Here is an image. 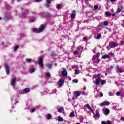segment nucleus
<instances>
[{
    "label": "nucleus",
    "mask_w": 124,
    "mask_h": 124,
    "mask_svg": "<svg viewBox=\"0 0 124 124\" xmlns=\"http://www.w3.org/2000/svg\"><path fill=\"white\" fill-rule=\"evenodd\" d=\"M44 29H45V26H44L43 25H42L38 29L34 28L33 29V31H34L35 33H40V32H42V31H44Z\"/></svg>",
    "instance_id": "nucleus-1"
},
{
    "label": "nucleus",
    "mask_w": 124,
    "mask_h": 124,
    "mask_svg": "<svg viewBox=\"0 0 124 124\" xmlns=\"http://www.w3.org/2000/svg\"><path fill=\"white\" fill-rule=\"evenodd\" d=\"M63 84H64V79H63V78H60L57 83L58 88L61 89V88H62V86H63Z\"/></svg>",
    "instance_id": "nucleus-2"
},
{
    "label": "nucleus",
    "mask_w": 124,
    "mask_h": 124,
    "mask_svg": "<svg viewBox=\"0 0 124 124\" xmlns=\"http://www.w3.org/2000/svg\"><path fill=\"white\" fill-rule=\"evenodd\" d=\"M98 58H99V53H97L93 57V62H97V63H98V62H100L99 59H98Z\"/></svg>",
    "instance_id": "nucleus-3"
},
{
    "label": "nucleus",
    "mask_w": 124,
    "mask_h": 124,
    "mask_svg": "<svg viewBox=\"0 0 124 124\" xmlns=\"http://www.w3.org/2000/svg\"><path fill=\"white\" fill-rule=\"evenodd\" d=\"M109 46L110 48H115V47H118L119 46V44L118 43L110 42L109 43Z\"/></svg>",
    "instance_id": "nucleus-4"
},
{
    "label": "nucleus",
    "mask_w": 124,
    "mask_h": 124,
    "mask_svg": "<svg viewBox=\"0 0 124 124\" xmlns=\"http://www.w3.org/2000/svg\"><path fill=\"white\" fill-rule=\"evenodd\" d=\"M83 51L82 46H79L77 48V50L74 52V55H76V54H78V53H81Z\"/></svg>",
    "instance_id": "nucleus-5"
},
{
    "label": "nucleus",
    "mask_w": 124,
    "mask_h": 124,
    "mask_svg": "<svg viewBox=\"0 0 124 124\" xmlns=\"http://www.w3.org/2000/svg\"><path fill=\"white\" fill-rule=\"evenodd\" d=\"M37 63L41 68H43V60L42 58H38Z\"/></svg>",
    "instance_id": "nucleus-6"
},
{
    "label": "nucleus",
    "mask_w": 124,
    "mask_h": 124,
    "mask_svg": "<svg viewBox=\"0 0 124 124\" xmlns=\"http://www.w3.org/2000/svg\"><path fill=\"white\" fill-rule=\"evenodd\" d=\"M16 77H13L11 79V85L13 87H14V86L16 85Z\"/></svg>",
    "instance_id": "nucleus-7"
},
{
    "label": "nucleus",
    "mask_w": 124,
    "mask_h": 124,
    "mask_svg": "<svg viewBox=\"0 0 124 124\" xmlns=\"http://www.w3.org/2000/svg\"><path fill=\"white\" fill-rule=\"evenodd\" d=\"M108 105H110V102L105 101L99 104V106L102 107V106H108Z\"/></svg>",
    "instance_id": "nucleus-8"
},
{
    "label": "nucleus",
    "mask_w": 124,
    "mask_h": 124,
    "mask_svg": "<svg viewBox=\"0 0 124 124\" xmlns=\"http://www.w3.org/2000/svg\"><path fill=\"white\" fill-rule=\"evenodd\" d=\"M4 67H5V69L6 70V73L7 75H9V72H10L9 66L7 65H5Z\"/></svg>",
    "instance_id": "nucleus-9"
},
{
    "label": "nucleus",
    "mask_w": 124,
    "mask_h": 124,
    "mask_svg": "<svg viewBox=\"0 0 124 124\" xmlns=\"http://www.w3.org/2000/svg\"><path fill=\"white\" fill-rule=\"evenodd\" d=\"M62 69H63V70L62 71V76L65 77V76H67V71H66V70L64 68H62Z\"/></svg>",
    "instance_id": "nucleus-10"
},
{
    "label": "nucleus",
    "mask_w": 124,
    "mask_h": 124,
    "mask_svg": "<svg viewBox=\"0 0 124 124\" xmlns=\"http://www.w3.org/2000/svg\"><path fill=\"white\" fill-rule=\"evenodd\" d=\"M116 72L119 73H123L124 72V70L121 69V68L119 66H116Z\"/></svg>",
    "instance_id": "nucleus-11"
},
{
    "label": "nucleus",
    "mask_w": 124,
    "mask_h": 124,
    "mask_svg": "<svg viewBox=\"0 0 124 124\" xmlns=\"http://www.w3.org/2000/svg\"><path fill=\"white\" fill-rule=\"evenodd\" d=\"M76 16V11L74 10L71 14V19H75V16Z\"/></svg>",
    "instance_id": "nucleus-12"
},
{
    "label": "nucleus",
    "mask_w": 124,
    "mask_h": 124,
    "mask_svg": "<svg viewBox=\"0 0 124 124\" xmlns=\"http://www.w3.org/2000/svg\"><path fill=\"white\" fill-rule=\"evenodd\" d=\"M74 95L76 97H78V96H80V95H81V92L79 91H75L74 92Z\"/></svg>",
    "instance_id": "nucleus-13"
},
{
    "label": "nucleus",
    "mask_w": 124,
    "mask_h": 124,
    "mask_svg": "<svg viewBox=\"0 0 124 124\" xmlns=\"http://www.w3.org/2000/svg\"><path fill=\"white\" fill-rule=\"evenodd\" d=\"M103 112L106 115H108L109 113H110V110L108 108H103Z\"/></svg>",
    "instance_id": "nucleus-14"
},
{
    "label": "nucleus",
    "mask_w": 124,
    "mask_h": 124,
    "mask_svg": "<svg viewBox=\"0 0 124 124\" xmlns=\"http://www.w3.org/2000/svg\"><path fill=\"white\" fill-rule=\"evenodd\" d=\"M122 9H124L123 6H120L118 7L117 10L116 11V13L119 14V13H121V11H122Z\"/></svg>",
    "instance_id": "nucleus-15"
},
{
    "label": "nucleus",
    "mask_w": 124,
    "mask_h": 124,
    "mask_svg": "<svg viewBox=\"0 0 124 124\" xmlns=\"http://www.w3.org/2000/svg\"><path fill=\"white\" fill-rule=\"evenodd\" d=\"M100 83H101V78H97L95 80V84L98 86Z\"/></svg>",
    "instance_id": "nucleus-16"
},
{
    "label": "nucleus",
    "mask_w": 124,
    "mask_h": 124,
    "mask_svg": "<svg viewBox=\"0 0 124 124\" xmlns=\"http://www.w3.org/2000/svg\"><path fill=\"white\" fill-rule=\"evenodd\" d=\"M94 116V117H96V118H99L100 117V114H99V111L98 110H96V113Z\"/></svg>",
    "instance_id": "nucleus-17"
},
{
    "label": "nucleus",
    "mask_w": 124,
    "mask_h": 124,
    "mask_svg": "<svg viewBox=\"0 0 124 124\" xmlns=\"http://www.w3.org/2000/svg\"><path fill=\"white\" fill-rule=\"evenodd\" d=\"M53 0H47V7H50L51 6V2Z\"/></svg>",
    "instance_id": "nucleus-18"
},
{
    "label": "nucleus",
    "mask_w": 124,
    "mask_h": 124,
    "mask_svg": "<svg viewBox=\"0 0 124 124\" xmlns=\"http://www.w3.org/2000/svg\"><path fill=\"white\" fill-rule=\"evenodd\" d=\"M23 91L24 92V94L29 93V92H30V90L29 88H25L24 89H23Z\"/></svg>",
    "instance_id": "nucleus-19"
},
{
    "label": "nucleus",
    "mask_w": 124,
    "mask_h": 124,
    "mask_svg": "<svg viewBox=\"0 0 124 124\" xmlns=\"http://www.w3.org/2000/svg\"><path fill=\"white\" fill-rule=\"evenodd\" d=\"M28 13H29V11L28 10H24L21 14L22 17H23V16H25L26 14H28Z\"/></svg>",
    "instance_id": "nucleus-20"
},
{
    "label": "nucleus",
    "mask_w": 124,
    "mask_h": 124,
    "mask_svg": "<svg viewBox=\"0 0 124 124\" xmlns=\"http://www.w3.org/2000/svg\"><path fill=\"white\" fill-rule=\"evenodd\" d=\"M35 69L33 68V67H31L29 70L30 73H33L34 72V70Z\"/></svg>",
    "instance_id": "nucleus-21"
},
{
    "label": "nucleus",
    "mask_w": 124,
    "mask_h": 124,
    "mask_svg": "<svg viewBox=\"0 0 124 124\" xmlns=\"http://www.w3.org/2000/svg\"><path fill=\"white\" fill-rule=\"evenodd\" d=\"M69 116L70 118H73V117H75V112L74 111H72L70 113Z\"/></svg>",
    "instance_id": "nucleus-22"
},
{
    "label": "nucleus",
    "mask_w": 124,
    "mask_h": 124,
    "mask_svg": "<svg viewBox=\"0 0 124 124\" xmlns=\"http://www.w3.org/2000/svg\"><path fill=\"white\" fill-rule=\"evenodd\" d=\"M62 110H63V107H60L58 108V112H59L60 113H62Z\"/></svg>",
    "instance_id": "nucleus-23"
},
{
    "label": "nucleus",
    "mask_w": 124,
    "mask_h": 124,
    "mask_svg": "<svg viewBox=\"0 0 124 124\" xmlns=\"http://www.w3.org/2000/svg\"><path fill=\"white\" fill-rule=\"evenodd\" d=\"M109 58H110V56L107 54H105L102 57V59H109Z\"/></svg>",
    "instance_id": "nucleus-24"
},
{
    "label": "nucleus",
    "mask_w": 124,
    "mask_h": 124,
    "mask_svg": "<svg viewBox=\"0 0 124 124\" xmlns=\"http://www.w3.org/2000/svg\"><path fill=\"white\" fill-rule=\"evenodd\" d=\"M26 62H28L29 63H31V62L32 60L31 59H26L25 60Z\"/></svg>",
    "instance_id": "nucleus-25"
},
{
    "label": "nucleus",
    "mask_w": 124,
    "mask_h": 124,
    "mask_svg": "<svg viewBox=\"0 0 124 124\" xmlns=\"http://www.w3.org/2000/svg\"><path fill=\"white\" fill-rule=\"evenodd\" d=\"M47 68H48V69H51V68H52V64L47 63Z\"/></svg>",
    "instance_id": "nucleus-26"
},
{
    "label": "nucleus",
    "mask_w": 124,
    "mask_h": 124,
    "mask_svg": "<svg viewBox=\"0 0 124 124\" xmlns=\"http://www.w3.org/2000/svg\"><path fill=\"white\" fill-rule=\"evenodd\" d=\"M106 14L107 15V17H109V16H111L112 14L109 12H106Z\"/></svg>",
    "instance_id": "nucleus-27"
},
{
    "label": "nucleus",
    "mask_w": 124,
    "mask_h": 124,
    "mask_svg": "<svg viewBox=\"0 0 124 124\" xmlns=\"http://www.w3.org/2000/svg\"><path fill=\"white\" fill-rule=\"evenodd\" d=\"M79 121L80 123H83V121H84V117L82 116H79Z\"/></svg>",
    "instance_id": "nucleus-28"
},
{
    "label": "nucleus",
    "mask_w": 124,
    "mask_h": 124,
    "mask_svg": "<svg viewBox=\"0 0 124 124\" xmlns=\"http://www.w3.org/2000/svg\"><path fill=\"white\" fill-rule=\"evenodd\" d=\"M52 118V116L50 114H48L47 115V120H51Z\"/></svg>",
    "instance_id": "nucleus-29"
},
{
    "label": "nucleus",
    "mask_w": 124,
    "mask_h": 124,
    "mask_svg": "<svg viewBox=\"0 0 124 124\" xmlns=\"http://www.w3.org/2000/svg\"><path fill=\"white\" fill-rule=\"evenodd\" d=\"M58 120L59 121V122H62V121H63V119L61 116H59L58 117Z\"/></svg>",
    "instance_id": "nucleus-30"
},
{
    "label": "nucleus",
    "mask_w": 124,
    "mask_h": 124,
    "mask_svg": "<svg viewBox=\"0 0 124 124\" xmlns=\"http://www.w3.org/2000/svg\"><path fill=\"white\" fill-rule=\"evenodd\" d=\"M100 37H101V34H98L97 35V37H95V38L96 39H99L100 38Z\"/></svg>",
    "instance_id": "nucleus-31"
},
{
    "label": "nucleus",
    "mask_w": 124,
    "mask_h": 124,
    "mask_svg": "<svg viewBox=\"0 0 124 124\" xmlns=\"http://www.w3.org/2000/svg\"><path fill=\"white\" fill-rule=\"evenodd\" d=\"M19 48L18 46H16L14 48V52H16L17 51V49Z\"/></svg>",
    "instance_id": "nucleus-32"
},
{
    "label": "nucleus",
    "mask_w": 124,
    "mask_h": 124,
    "mask_svg": "<svg viewBox=\"0 0 124 124\" xmlns=\"http://www.w3.org/2000/svg\"><path fill=\"white\" fill-rule=\"evenodd\" d=\"M62 3L57 4V9H60V8H61V6H62Z\"/></svg>",
    "instance_id": "nucleus-33"
},
{
    "label": "nucleus",
    "mask_w": 124,
    "mask_h": 124,
    "mask_svg": "<svg viewBox=\"0 0 124 124\" xmlns=\"http://www.w3.org/2000/svg\"><path fill=\"white\" fill-rule=\"evenodd\" d=\"M100 76V75H94L93 76V78H94L95 79H96V78H98V77H99Z\"/></svg>",
    "instance_id": "nucleus-34"
},
{
    "label": "nucleus",
    "mask_w": 124,
    "mask_h": 124,
    "mask_svg": "<svg viewBox=\"0 0 124 124\" xmlns=\"http://www.w3.org/2000/svg\"><path fill=\"white\" fill-rule=\"evenodd\" d=\"M19 93V94H25L24 90H20Z\"/></svg>",
    "instance_id": "nucleus-35"
},
{
    "label": "nucleus",
    "mask_w": 124,
    "mask_h": 124,
    "mask_svg": "<svg viewBox=\"0 0 124 124\" xmlns=\"http://www.w3.org/2000/svg\"><path fill=\"white\" fill-rule=\"evenodd\" d=\"M50 56L51 57H55V56H56V53H55L54 52H52L50 53Z\"/></svg>",
    "instance_id": "nucleus-36"
},
{
    "label": "nucleus",
    "mask_w": 124,
    "mask_h": 124,
    "mask_svg": "<svg viewBox=\"0 0 124 124\" xmlns=\"http://www.w3.org/2000/svg\"><path fill=\"white\" fill-rule=\"evenodd\" d=\"M86 107H87V108H88L89 110H92V108H91V106H90V105H89V104H87L86 105Z\"/></svg>",
    "instance_id": "nucleus-37"
},
{
    "label": "nucleus",
    "mask_w": 124,
    "mask_h": 124,
    "mask_svg": "<svg viewBox=\"0 0 124 124\" xmlns=\"http://www.w3.org/2000/svg\"><path fill=\"white\" fill-rule=\"evenodd\" d=\"M104 26H108V21H104Z\"/></svg>",
    "instance_id": "nucleus-38"
},
{
    "label": "nucleus",
    "mask_w": 124,
    "mask_h": 124,
    "mask_svg": "<svg viewBox=\"0 0 124 124\" xmlns=\"http://www.w3.org/2000/svg\"><path fill=\"white\" fill-rule=\"evenodd\" d=\"M75 73L76 74H79L80 73V70H75Z\"/></svg>",
    "instance_id": "nucleus-39"
},
{
    "label": "nucleus",
    "mask_w": 124,
    "mask_h": 124,
    "mask_svg": "<svg viewBox=\"0 0 124 124\" xmlns=\"http://www.w3.org/2000/svg\"><path fill=\"white\" fill-rule=\"evenodd\" d=\"M34 21H35V19L34 18L30 19V23H32L34 22Z\"/></svg>",
    "instance_id": "nucleus-40"
},
{
    "label": "nucleus",
    "mask_w": 124,
    "mask_h": 124,
    "mask_svg": "<svg viewBox=\"0 0 124 124\" xmlns=\"http://www.w3.org/2000/svg\"><path fill=\"white\" fill-rule=\"evenodd\" d=\"M47 78H50V77H51V74H50V73H47Z\"/></svg>",
    "instance_id": "nucleus-41"
},
{
    "label": "nucleus",
    "mask_w": 124,
    "mask_h": 124,
    "mask_svg": "<svg viewBox=\"0 0 124 124\" xmlns=\"http://www.w3.org/2000/svg\"><path fill=\"white\" fill-rule=\"evenodd\" d=\"M104 84H105V82L104 81V80H101V85H104Z\"/></svg>",
    "instance_id": "nucleus-42"
},
{
    "label": "nucleus",
    "mask_w": 124,
    "mask_h": 124,
    "mask_svg": "<svg viewBox=\"0 0 124 124\" xmlns=\"http://www.w3.org/2000/svg\"><path fill=\"white\" fill-rule=\"evenodd\" d=\"M35 111V108H33V109L30 110L31 113H33V112H34Z\"/></svg>",
    "instance_id": "nucleus-43"
},
{
    "label": "nucleus",
    "mask_w": 124,
    "mask_h": 124,
    "mask_svg": "<svg viewBox=\"0 0 124 124\" xmlns=\"http://www.w3.org/2000/svg\"><path fill=\"white\" fill-rule=\"evenodd\" d=\"M116 95H117V96H120L121 95V93H120L119 92H117Z\"/></svg>",
    "instance_id": "nucleus-44"
},
{
    "label": "nucleus",
    "mask_w": 124,
    "mask_h": 124,
    "mask_svg": "<svg viewBox=\"0 0 124 124\" xmlns=\"http://www.w3.org/2000/svg\"><path fill=\"white\" fill-rule=\"evenodd\" d=\"M113 68H114V66H111L110 67L108 68V69H109L110 70H112Z\"/></svg>",
    "instance_id": "nucleus-45"
},
{
    "label": "nucleus",
    "mask_w": 124,
    "mask_h": 124,
    "mask_svg": "<svg viewBox=\"0 0 124 124\" xmlns=\"http://www.w3.org/2000/svg\"><path fill=\"white\" fill-rule=\"evenodd\" d=\"M94 8L95 9H97V8H98V5H95L94 6Z\"/></svg>",
    "instance_id": "nucleus-46"
},
{
    "label": "nucleus",
    "mask_w": 124,
    "mask_h": 124,
    "mask_svg": "<svg viewBox=\"0 0 124 124\" xmlns=\"http://www.w3.org/2000/svg\"><path fill=\"white\" fill-rule=\"evenodd\" d=\"M73 81L74 82V83H78V80L76 79H74Z\"/></svg>",
    "instance_id": "nucleus-47"
},
{
    "label": "nucleus",
    "mask_w": 124,
    "mask_h": 124,
    "mask_svg": "<svg viewBox=\"0 0 124 124\" xmlns=\"http://www.w3.org/2000/svg\"><path fill=\"white\" fill-rule=\"evenodd\" d=\"M83 39H84V41H86V42L88 41V39H87V38L86 37H84L83 38Z\"/></svg>",
    "instance_id": "nucleus-48"
},
{
    "label": "nucleus",
    "mask_w": 124,
    "mask_h": 124,
    "mask_svg": "<svg viewBox=\"0 0 124 124\" xmlns=\"http://www.w3.org/2000/svg\"><path fill=\"white\" fill-rule=\"evenodd\" d=\"M90 111L93 113V115H95V113H94L93 110V109L91 108V109H90Z\"/></svg>",
    "instance_id": "nucleus-49"
},
{
    "label": "nucleus",
    "mask_w": 124,
    "mask_h": 124,
    "mask_svg": "<svg viewBox=\"0 0 124 124\" xmlns=\"http://www.w3.org/2000/svg\"><path fill=\"white\" fill-rule=\"evenodd\" d=\"M107 124H111V122L109 120L107 121Z\"/></svg>",
    "instance_id": "nucleus-50"
},
{
    "label": "nucleus",
    "mask_w": 124,
    "mask_h": 124,
    "mask_svg": "<svg viewBox=\"0 0 124 124\" xmlns=\"http://www.w3.org/2000/svg\"><path fill=\"white\" fill-rule=\"evenodd\" d=\"M42 0H35V2H39V1H41Z\"/></svg>",
    "instance_id": "nucleus-51"
},
{
    "label": "nucleus",
    "mask_w": 124,
    "mask_h": 124,
    "mask_svg": "<svg viewBox=\"0 0 124 124\" xmlns=\"http://www.w3.org/2000/svg\"><path fill=\"white\" fill-rule=\"evenodd\" d=\"M108 95L109 96H112V93L111 92H109L108 93Z\"/></svg>",
    "instance_id": "nucleus-52"
},
{
    "label": "nucleus",
    "mask_w": 124,
    "mask_h": 124,
    "mask_svg": "<svg viewBox=\"0 0 124 124\" xmlns=\"http://www.w3.org/2000/svg\"><path fill=\"white\" fill-rule=\"evenodd\" d=\"M100 94L101 95V97H102V96H103V93H102V92H100Z\"/></svg>",
    "instance_id": "nucleus-53"
},
{
    "label": "nucleus",
    "mask_w": 124,
    "mask_h": 124,
    "mask_svg": "<svg viewBox=\"0 0 124 124\" xmlns=\"http://www.w3.org/2000/svg\"><path fill=\"white\" fill-rule=\"evenodd\" d=\"M102 124H107L106 121H102L101 123Z\"/></svg>",
    "instance_id": "nucleus-54"
},
{
    "label": "nucleus",
    "mask_w": 124,
    "mask_h": 124,
    "mask_svg": "<svg viewBox=\"0 0 124 124\" xmlns=\"http://www.w3.org/2000/svg\"><path fill=\"white\" fill-rule=\"evenodd\" d=\"M111 15L113 16V17H114V16H115V15H116V13H114L111 14Z\"/></svg>",
    "instance_id": "nucleus-55"
},
{
    "label": "nucleus",
    "mask_w": 124,
    "mask_h": 124,
    "mask_svg": "<svg viewBox=\"0 0 124 124\" xmlns=\"http://www.w3.org/2000/svg\"><path fill=\"white\" fill-rule=\"evenodd\" d=\"M47 18H50V14H47Z\"/></svg>",
    "instance_id": "nucleus-56"
},
{
    "label": "nucleus",
    "mask_w": 124,
    "mask_h": 124,
    "mask_svg": "<svg viewBox=\"0 0 124 124\" xmlns=\"http://www.w3.org/2000/svg\"><path fill=\"white\" fill-rule=\"evenodd\" d=\"M98 97V95H95V98H97Z\"/></svg>",
    "instance_id": "nucleus-57"
},
{
    "label": "nucleus",
    "mask_w": 124,
    "mask_h": 124,
    "mask_svg": "<svg viewBox=\"0 0 124 124\" xmlns=\"http://www.w3.org/2000/svg\"><path fill=\"white\" fill-rule=\"evenodd\" d=\"M121 120H122V121H124V117H121Z\"/></svg>",
    "instance_id": "nucleus-58"
},
{
    "label": "nucleus",
    "mask_w": 124,
    "mask_h": 124,
    "mask_svg": "<svg viewBox=\"0 0 124 124\" xmlns=\"http://www.w3.org/2000/svg\"><path fill=\"white\" fill-rule=\"evenodd\" d=\"M111 2H114V1H116V0H110Z\"/></svg>",
    "instance_id": "nucleus-59"
},
{
    "label": "nucleus",
    "mask_w": 124,
    "mask_h": 124,
    "mask_svg": "<svg viewBox=\"0 0 124 124\" xmlns=\"http://www.w3.org/2000/svg\"><path fill=\"white\" fill-rule=\"evenodd\" d=\"M83 80L84 81V82H86V78H83Z\"/></svg>",
    "instance_id": "nucleus-60"
},
{
    "label": "nucleus",
    "mask_w": 124,
    "mask_h": 124,
    "mask_svg": "<svg viewBox=\"0 0 124 124\" xmlns=\"http://www.w3.org/2000/svg\"><path fill=\"white\" fill-rule=\"evenodd\" d=\"M46 76H47V73H46L45 78H46Z\"/></svg>",
    "instance_id": "nucleus-61"
},
{
    "label": "nucleus",
    "mask_w": 124,
    "mask_h": 124,
    "mask_svg": "<svg viewBox=\"0 0 124 124\" xmlns=\"http://www.w3.org/2000/svg\"><path fill=\"white\" fill-rule=\"evenodd\" d=\"M16 103H18V101L16 100Z\"/></svg>",
    "instance_id": "nucleus-62"
},
{
    "label": "nucleus",
    "mask_w": 124,
    "mask_h": 124,
    "mask_svg": "<svg viewBox=\"0 0 124 124\" xmlns=\"http://www.w3.org/2000/svg\"><path fill=\"white\" fill-rule=\"evenodd\" d=\"M111 56H114V53H112Z\"/></svg>",
    "instance_id": "nucleus-63"
},
{
    "label": "nucleus",
    "mask_w": 124,
    "mask_h": 124,
    "mask_svg": "<svg viewBox=\"0 0 124 124\" xmlns=\"http://www.w3.org/2000/svg\"><path fill=\"white\" fill-rule=\"evenodd\" d=\"M77 124H81V123H77Z\"/></svg>",
    "instance_id": "nucleus-64"
}]
</instances>
